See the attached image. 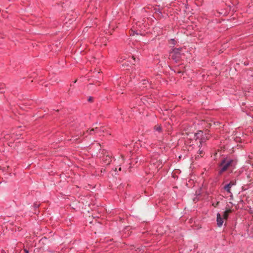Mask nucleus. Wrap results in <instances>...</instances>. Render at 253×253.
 Masks as SVG:
<instances>
[{
	"label": "nucleus",
	"mask_w": 253,
	"mask_h": 253,
	"mask_svg": "<svg viewBox=\"0 0 253 253\" xmlns=\"http://www.w3.org/2000/svg\"><path fill=\"white\" fill-rule=\"evenodd\" d=\"M92 100H93V97H89L88 98V101L89 102H92Z\"/></svg>",
	"instance_id": "nucleus-11"
},
{
	"label": "nucleus",
	"mask_w": 253,
	"mask_h": 253,
	"mask_svg": "<svg viewBox=\"0 0 253 253\" xmlns=\"http://www.w3.org/2000/svg\"><path fill=\"white\" fill-rule=\"evenodd\" d=\"M234 161L232 160H223L220 165L221 169L219 171V173L221 174L224 171L227 170L230 167H233L234 165Z\"/></svg>",
	"instance_id": "nucleus-1"
},
{
	"label": "nucleus",
	"mask_w": 253,
	"mask_h": 253,
	"mask_svg": "<svg viewBox=\"0 0 253 253\" xmlns=\"http://www.w3.org/2000/svg\"><path fill=\"white\" fill-rule=\"evenodd\" d=\"M232 187L229 184H226L223 187V189L228 193L230 194V196L232 195V193L231 191Z\"/></svg>",
	"instance_id": "nucleus-5"
},
{
	"label": "nucleus",
	"mask_w": 253,
	"mask_h": 253,
	"mask_svg": "<svg viewBox=\"0 0 253 253\" xmlns=\"http://www.w3.org/2000/svg\"><path fill=\"white\" fill-rule=\"evenodd\" d=\"M132 58L134 59V60H135V58H134V56H132Z\"/></svg>",
	"instance_id": "nucleus-16"
},
{
	"label": "nucleus",
	"mask_w": 253,
	"mask_h": 253,
	"mask_svg": "<svg viewBox=\"0 0 253 253\" xmlns=\"http://www.w3.org/2000/svg\"><path fill=\"white\" fill-rule=\"evenodd\" d=\"M170 56L173 60H175L176 62H177L180 60L181 56L180 49L179 48H175L173 49V50L170 53Z\"/></svg>",
	"instance_id": "nucleus-3"
},
{
	"label": "nucleus",
	"mask_w": 253,
	"mask_h": 253,
	"mask_svg": "<svg viewBox=\"0 0 253 253\" xmlns=\"http://www.w3.org/2000/svg\"><path fill=\"white\" fill-rule=\"evenodd\" d=\"M194 138L196 140H199V147L202 146L203 144L208 139L209 137L203 134V132L201 130L198 131L197 133L194 134Z\"/></svg>",
	"instance_id": "nucleus-2"
},
{
	"label": "nucleus",
	"mask_w": 253,
	"mask_h": 253,
	"mask_svg": "<svg viewBox=\"0 0 253 253\" xmlns=\"http://www.w3.org/2000/svg\"><path fill=\"white\" fill-rule=\"evenodd\" d=\"M199 154L200 155L203 153V150H201L200 149H199Z\"/></svg>",
	"instance_id": "nucleus-14"
},
{
	"label": "nucleus",
	"mask_w": 253,
	"mask_h": 253,
	"mask_svg": "<svg viewBox=\"0 0 253 253\" xmlns=\"http://www.w3.org/2000/svg\"><path fill=\"white\" fill-rule=\"evenodd\" d=\"M216 221L218 227H221L223 223V218L221 217L220 214L219 213L217 214Z\"/></svg>",
	"instance_id": "nucleus-4"
},
{
	"label": "nucleus",
	"mask_w": 253,
	"mask_h": 253,
	"mask_svg": "<svg viewBox=\"0 0 253 253\" xmlns=\"http://www.w3.org/2000/svg\"><path fill=\"white\" fill-rule=\"evenodd\" d=\"M154 129L155 130V131H158V132L160 133L162 131V127L161 126L159 125L156 126L154 127Z\"/></svg>",
	"instance_id": "nucleus-9"
},
{
	"label": "nucleus",
	"mask_w": 253,
	"mask_h": 253,
	"mask_svg": "<svg viewBox=\"0 0 253 253\" xmlns=\"http://www.w3.org/2000/svg\"><path fill=\"white\" fill-rule=\"evenodd\" d=\"M24 252L25 253H28V251L27 250H24Z\"/></svg>",
	"instance_id": "nucleus-15"
},
{
	"label": "nucleus",
	"mask_w": 253,
	"mask_h": 253,
	"mask_svg": "<svg viewBox=\"0 0 253 253\" xmlns=\"http://www.w3.org/2000/svg\"><path fill=\"white\" fill-rule=\"evenodd\" d=\"M228 184L232 187L233 186L236 185V180H232Z\"/></svg>",
	"instance_id": "nucleus-10"
},
{
	"label": "nucleus",
	"mask_w": 253,
	"mask_h": 253,
	"mask_svg": "<svg viewBox=\"0 0 253 253\" xmlns=\"http://www.w3.org/2000/svg\"><path fill=\"white\" fill-rule=\"evenodd\" d=\"M104 161L106 165H109L111 162V157L109 155H106L104 158Z\"/></svg>",
	"instance_id": "nucleus-6"
},
{
	"label": "nucleus",
	"mask_w": 253,
	"mask_h": 253,
	"mask_svg": "<svg viewBox=\"0 0 253 253\" xmlns=\"http://www.w3.org/2000/svg\"><path fill=\"white\" fill-rule=\"evenodd\" d=\"M119 170H121V168H119Z\"/></svg>",
	"instance_id": "nucleus-17"
},
{
	"label": "nucleus",
	"mask_w": 253,
	"mask_h": 253,
	"mask_svg": "<svg viewBox=\"0 0 253 253\" xmlns=\"http://www.w3.org/2000/svg\"><path fill=\"white\" fill-rule=\"evenodd\" d=\"M231 212V210H226V211H225L224 212V214H223V218L225 219H227L228 217V215Z\"/></svg>",
	"instance_id": "nucleus-8"
},
{
	"label": "nucleus",
	"mask_w": 253,
	"mask_h": 253,
	"mask_svg": "<svg viewBox=\"0 0 253 253\" xmlns=\"http://www.w3.org/2000/svg\"><path fill=\"white\" fill-rule=\"evenodd\" d=\"M219 204V202H217L215 205H214V204H213V206H214L215 207H216Z\"/></svg>",
	"instance_id": "nucleus-13"
},
{
	"label": "nucleus",
	"mask_w": 253,
	"mask_h": 253,
	"mask_svg": "<svg viewBox=\"0 0 253 253\" xmlns=\"http://www.w3.org/2000/svg\"><path fill=\"white\" fill-rule=\"evenodd\" d=\"M91 131H94L95 133H100L101 132L103 131V130H101V128H99L98 127H96L91 129L90 132Z\"/></svg>",
	"instance_id": "nucleus-7"
},
{
	"label": "nucleus",
	"mask_w": 253,
	"mask_h": 253,
	"mask_svg": "<svg viewBox=\"0 0 253 253\" xmlns=\"http://www.w3.org/2000/svg\"><path fill=\"white\" fill-rule=\"evenodd\" d=\"M86 132H89V134H90V135H91V134H93V132L94 131H91V132H90V130L89 131L87 130V131H86Z\"/></svg>",
	"instance_id": "nucleus-12"
}]
</instances>
